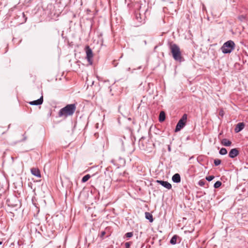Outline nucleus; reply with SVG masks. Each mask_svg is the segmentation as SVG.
<instances>
[{
    "instance_id": "1",
    "label": "nucleus",
    "mask_w": 248,
    "mask_h": 248,
    "mask_svg": "<svg viewBox=\"0 0 248 248\" xmlns=\"http://www.w3.org/2000/svg\"><path fill=\"white\" fill-rule=\"evenodd\" d=\"M76 109V106L75 104H69L65 107L61 108L58 113L59 117H67L68 116L72 115Z\"/></svg>"
},
{
    "instance_id": "2",
    "label": "nucleus",
    "mask_w": 248,
    "mask_h": 248,
    "mask_svg": "<svg viewBox=\"0 0 248 248\" xmlns=\"http://www.w3.org/2000/svg\"><path fill=\"white\" fill-rule=\"evenodd\" d=\"M170 49L173 59L176 61L182 62L183 57L179 46L175 44L171 43L170 44Z\"/></svg>"
},
{
    "instance_id": "3",
    "label": "nucleus",
    "mask_w": 248,
    "mask_h": 248,
    "mask_svg": "<svg viewBox=\"0 0 248 248\" xmlns=\"http://www.w3.org/2000/svg\"><path fill=\"white\" fill-rule=\"evenodd\" d=\"M234 43L232 40H229L223 45L221 49L224 54L230 53L234 49Z\"/></svg>"
},
{
    "instance_id": "4",
    "label": "nucleus",
    "mask_w": 248,
    "mask_h": 248,
    "mask_svg": "<svg viewBox=\"0 0 248 248\" xmlns=\"http://www.w3.org/2000/svg\"><path fill=\"white\" fill-rule=\"evenodd\" d=\"M187 120V115L184 114L181 118L178 121L176 128L175 129V132H177L179 131L182 128H183L186 125Z\"/></svg>"
},
{
    "instance_id": "5",
    "label": "nucleus",
    "mask_w": 248,
    "mask_h": 248,
    "mask_svg": "<svg viewBox=\"0 0 248 248\" xmlns=\"http://www.w3.org/2000/svg\"><path fill=\"white\" fill-rule=\"evenodd\" d=\"M86 53V58L87 59L88 62L90 63V64H92L93 61L92 58L93 57V53L92 49L89 47V46H87L85 47Z\"/></svg>"
},
{
    "instance_id": "6",
    "label": "nucleus",
    "mask_w": 248,
    "mask_h": 248,
    "mask_svg": "<svg viewBox=\"0 0 248 248\" xmlns=\"http://www.w3.org/2000/svg\"><path fill=\"white\" fill-rule=\"evenodd\" d=\"M156 182L168 189H170L172 187L171 184L167 181L157 180Z\"/></svg>"
},
{
    "instance_id": "7",
    "label": "nucleus",
    "mask_w": 248,
    "mask_h": 248,
    "mask_svg": "<svg viewBox=\"0 0 248 248\" xmlns=\"http://www.w3.org/2000/svg\"><path fill=\"white\" fill-rule=\"evenodd\" d=\"M239 154V151L236 148H233L231 150L229 154V156L231 158H234Z\"/></svg>"
},
{
    "instance_id": "8",
    "label": "nucleus",
    "mask_w": 248,
    "mask_h": 248,
    "mask_svg": "<svg viewBox=\"0 0 248 248\" xmlns=\"http://www.w3.org/2000/svg\"><path fill=\"white\" fill-rule=\"evenodd\" d=\"M31 173L34 176L37 177L38 178H41V175L40 171L38 168H32L31 169Z\"/></svg>"
},
{
    "instance_id": "9",
    "label": "nucleus",
    "mask_w": 248,
    "mask_h": 248,
    "mask_svg": "<svg viewBox=\"0 0 248 248\" xmlns=\"http://www.w3.org/2000/svg\"><path fill=\"white\" fill-rule=\"evenodd\" d=\"M245 127V124L243 123H239L237 124L234 128L235 133H238L242 130Z\"/></svg>"
},
{
    "instance_id": "10",
    "label": "nucleus",
    "mask_w": 248,
    "mask_h": 248,
    "mask_svg": "<svg viewBox=\"0 0 248 248\" xmlns=\"http://www.w3.org/2000/svg\"><path fill=\"white\" fill-rule=\"evenodd\" d=\"M43 102V95L41 97L36 100L33 101H31L30 102V104L31 105H41Z\"/></svg>"
},
{
    "instance_id": "11",
    "label": "nucleus",
    "mask_w": 248,
    "mask_h": 248,
    "mask_svg": "<svg viewBox=\"0 0 248 248\" xmlns=\"http://www.w3.org/2000/svg\"><path fill=\"white\" fill-rule=\"evenodd\" d=\"M172 180L174 183H179L181 181V177L179 174L175 173L172 177Z\"/></svg>"
},
{
    "instance_id": "12",
    "label": "nucleus",
    "mask_w": 248,
    "mask_h": 248,
    "mask_svg": "<svg viewBox=\"0 0 248 248\" xmlns=\"http://www.w3.org/2000/svg\"><path fill=\"white\" fill-rule=\"evenodd\" d=\"M221 144L225 146H230L232 142L226 139H223L221 141Z\"/></svg>"
},
{
    "instance_id": "13",
    "label": "nucleus",
    "mask_w": 248,
    "mask_h": 248,
    "mask_svg": "<svg viewBox=\"0 0 248 248\" xmlns=\"http://www.w3.org/2000/svg\"><path fill=\"white\" fill-rule=\"evenodd\" d=\"M179 238V237L177 235H174L172 236L170 240V243L172 245H175L177 243V240Z\"/></svg>"
},
{
    "instance_id": "14",
    "label": "nucleus",
    "mask_w": 248,
    "mask_h": 248,
    "mask_svg": "<svg viewBox=\"0 0 248 248\" xmlns=\"http://www.w3.org/2000/svg\"><path fill=\"white\" fill-rule=\"evenodd\" d=\"M165 119V113L164 111H161L159 114V122H163Z\"/></svg>"
},
{
    "instance_id": "15",
    "label": "nucleus",
    "mask_w": 248,
    "mask_h": 248,
    "mask_svg": "<svg viewBox=\"0 0 248 248\" xmlns=\"http://www.w3.org/2000/svg\"><path fill=\"white\" fill-rule=\"evenodd\" d=\"M145 217L146 219L149 220L150 222H152L153 221V217L152 214L148 212L145 213Z\"/></svg>"
},
{
    "instance_id": "16",
    "label": "nucleus",
    "mask_w": 248,
    "mask_h": 248,
    "mask_svg": "<svg viewBox=\"0 0 248 248\" xmlns=\"http://www.w3.org/2000/svg\"><path fill=\"white\" fill-rule=\"evenodd\" d=\"M91 178V175L90 174H87L83 177L81 180V182L82 183H85L87 182L90 178Z\"/></svg>"
},
{
    "instance_id": "17",
    "label": "nucleus",
    "mask_w": 248,
    "mask_h": 248,
    "mask_svg": "<svg viewBox=\"0 0 248 248\" xmlns=\"http://www.w3.org/2000/svg\"><path fill=\"white\" fill-rule=\"evenodd\" d=\"M219 154H220L221 155H225L227 154V150L224 148H222L219 152Z\"/></svg>"
},
{
    "instance_id": "18",
    "label": "nucleus",
    "mask_w": 248,
    "mask_h": 248,
    "mask_svg": "<svg viewBox=\"0 0 248 248\" xmlns=\"http://www.w3.org/2000/svg\"><path fill=\"white\" fill-rule=\"evenodd\" d=\"M222 183L220 181H217L215 184H214V187L215 188H218L221 185Z\"/></svg>"
},
{
    "instance_id": "19",
    "label": "nucleus",
    "mask_w": 248,
    "mask_h": 248,
    "mask_svg": "<svg viewBox=\"0 0 248 248\" xmlns=\"http://www.w3.org/2000/svg\"><path fill=\"white\" fill-rule=\"evenodd\" d=\"M214 162L215 165L217 166H218L220 164L221 161L219 159H216L214 160Z\"/></svg>"
},
{
    "instance_id": "20",
    "label": "nucleus",
    "mask_w": 248,
    "mask_h": 248,
    "mask_svg": "<svg viewBox=\"0 0 248 248\" xmlns=\"http://www.w3.org/2000/svg\"><path fill=\"white\" fill-rule=\"evenodd\" d=\"M205 184V181L203 180H200L198 182V185L201 186H204Z\"/></svg>"
},
{
    "instance_id": "21",
    "label": "nucleus",
    "mask_w": 248,
    "mask_h": 248,
    "mask_svg": "<svg viewBox=\"0 0 248 248\" xmlns=\"http://www.w3.org/2000/svg\"><path fill=\"white\" fill-rule=\"evenodd\" d=\"M214 178H215L214 176L210 175V176L206 177V180H207L208 181L210 182V181H212Z\"/></svg>"
},
{
    "instance_id": "22",
    "label": "nucleus",
    "mask_w": 248,
    "mask_h": 248,
    "mask_svg": "<svg viewBox=\"0 0 248 248\" xmlns=\"http://www.w3.org/2000/svg\"><path fill=\"white\" fill-rule=\"evenodd\" d=\"M136 18L139 22H140V23L141 22L140 15V14H136Z\"/></svg>"
},
{
    "instance_id": "23",
    "label": "nucleus",
    "mask_w": 248,
    "mask_h": 248,
    "mask_svg": "<svg viewBox=\"0 0 248 248\" xmlns=\"http://www.w3.org/2000/svg\"><path fill=\"white\" fill-rule=\"evenodd\" d=\"M133 235V233L132 232H129L125 233V236L126 237L130 238Z\"/></svg>"
},
{
    "instance_id": "24",
    "label": "nucleus",
    "mask_w": 248,
    "mask_h": 248,
    "mask_svg": "<svg viewBox=\"0 0 248 248\" xmlns=\"http://www.w3.org/2000/svg\"><path fill=\"white\" fill-rule=\"evenodd\" d=\"M106 232L105 231L101 232V233L99 234V236L101 240L104 239V236L105 235Z\"/></svg>"
},
{
    "instance_id": "25",
    "label": "nucleus",
    "mask_w": 248,
    "mask_h": 248,
    "mask_svg": "<svg viewBox=\"0 0 248 248\" xmlns=\"http://www.w3.org/2000/svg\"><path fill=\"white\" fill-rule=\"evenodd\" d=\"M131 245L130 242H126L125 243V248H129Z\"/></svg>"
},
{
    "instance_id": "26",
    "label": "nucleus",
    "mask_w": 248,
    "mask_h": 248,
    "mask_svg": "<svg viewBox=\"0 0 248 248\" xmlns=\"http://www.w3.org/2000/svg\"><path fill=\"white\" fill-rule=\"evenodd\" d=\"M98 126H99V124L98 123H97L96 124H95V127L96 128H98Z\"/></svg>"
},
{
    "instance_id": "27",
    "label": "nucleus",
    "mask_w": 248,
    "mask_h": 248,
    "mask_svg": "<svg viewBox=\"0 0 248 248\" xmlns=\"http://www.w3.org/2000/svg\"><path fill=\"white\" fill-rule=\"evenodd\" d=\"M244 18H245V17H244V16H242V17H241L240 19H241V20H243V19H244Z\"/></svg>"
},
{
    "instance_id": "28",
    "label": "nucleus",
    "mask_w": 248,
    "mask_h": 248,
    "mask_svg": "<svg viewBox=\"0 0 248 248\" xmlns=\"http://www.w3.org/2000/svg\"><path fill=\"white\" fill-rule=\"evenodd\" d=\"M168 150L169 151H170V146L168 147Z\"/></svg>"
},
{
    "instance_id": "29",
    "label": "nucleus",
    "mask_w": 248,
    "mask_h": 248,
    "mask_svg": "<svg viewBox=\"0 0 248 248\" xmlns=\"http://www.w3.org/2000/svg\"><path fill=\"white\" fill-rule=\"evenodd\" d=\"M130 70V68H128L127 69V70H128V71H129Z\"/></svg>"
},
{
    "instance_id": "30",
    "label": "nucleus",
    "mask_w": 248,
    "mask_h": 248,
    "mask_svg": "<svg viewBox=\"0 0 248 248\" xmlns=\"http://www.w3.org/2000/svg\"><path fill=\"white\" fill-rule=\"evenodd\" d=\"M1 244H2V242H0V245H1Z\"/></svg>"
}]
</instances>
